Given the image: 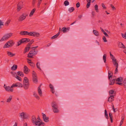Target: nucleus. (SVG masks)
<instances>
[{"mask_svg":"<svg viewBox=\"0 0 126 126\" xmlns=\"http://www.w3.org/2000/svg\"><path fill=\"white\" fill-rule=\"evenodd\" d=\"M37 119H36V117L34 115L32 117V121L34 125L37 126H44L45 125L44 123H38L37 122Z\"/></svg>","mask_w":126,"mask_h":126,"instance_id":"f257e3e1","label":"nucleus"},{"mask_svg":"<svg viewBox=\"0 0 126 126\" xmlns=\"http://www.w3.org/2000/svg\"><path fill=\"white\" fill-rule=\"evenodd\" d=\"M30 84L29 80L27 77H25L23 80V86L25 90L27 89L29 87Z\"/></svg>","mask_w":126,"mask_h":126,"instance_id":"f03ea898","label":"nucleus"},{"mask_svg":"<svg viewBox=\"0 0 126 126\" xmlns=\"http://www.w3.org/2000/svg\"><path fill=\"white\" fill-rule=\"evenodd\" d=\"M38 51L37 50L32 49L30 51L28 55V57L29 58H32L33 56L37 54Z\"/></svg>","mask_w":126,"mask_h":126,"instance_id":"7ed1b4c3","label":"nucleus"},{"mask_svg":"<svg viewBox=\"0 0 126 126\" xmlns=\"http://www.w3.org/2000/svg\"><path fill=\"white\" fill-rule=\"evenodd\" d=\"M13 33H11L7 34L4 35L2 38L0 40V41L6 40L11 37Z\"/></svg>","mask_w":126,"mask_h":126,"instance_id":"20e7f679","label":"nucleus"},{"mask_svg":"<svg viewBox=\"0 0 126 126\" xmlns=\"http://www.w3.org/2000/svg\"><path fill=\"white\" fill-rule=\"evenodd\" d=\"M32 81L34 83H36L38 82L37 78L36 72L34 71H32Z\"/></svg>","mask_w":126,"mask_h":126,"instance_id":"39448f33","label":"nucleus"},{"mask_svg":"<svg viewBox=\"0 0 126 126\" xmlns=\"http://www.w3.org/2000/svg\"><path fill=\"white\" fill-rule=\"evenodd\" d=\"M28 15L26 13H23L19 17L18 20L19 21H22L25 19Z\"/></svg>","mask_w":126,"mask_h":126,"instance_id":"423d86ee","label":"nucleus"},{"mask_svg":"<svg viewBox=\"0 0 126 126\" xmlns=\"http://www.w3.org/2000/svg\"><path fill=\"white\" fill-rule=\"evenodd\" d=\"M12 85L11 87L9 86H7L5 84H4V87L6 91L8 92H12L13 91V87H12Z\"/></svg>","mask_w":126,"mask_h":126,"instance_id":"0eeeda50","label":"nucleus"},{"mask_svg":"<svg viewBox=\"0 0 126 126\" xmlns=\"http://www.w3.org/2000/svg\"><path fill=\"white\" fill-rule=\"evenodd\" d=\"M39 33L36 32H30V36H33L34 37H37L39 36Z\"/></svg>","mask_w":126,"mask_h":126,"instance_id":"6e6552de","label":"nucleus"},{"mask_svg":"<svg viewBox=\"0 0 126 126\" xmlns=\"http://www.w3.org/2000/svg\"><path fill=\"white\" fill-rule=\"evenodd\" d=\"M30 32H29L27 31H21L20 33V34L22 35H28L30 36Z\"/></svg>","mask_w":126,"mask_h":126,"instance_id":"1a4fd4ad","label":"nucleus"},{"mask_svg":"<svg viewBox=\"0 0 126 126\" xmlns=\"http://www.w3.org/2000/svg\"><path fill=\"white\" fill-rule=\"evenodd\" d=\"M43 116V118L44 121L46 122H48L49 121V118L48 117H46V115L43 113H42Z\"/></svg>","mask_w":126,"mask_h":126,"instance_id":"9d476101","label":"nucleus"},{"mask_svg":"<svg viewBox=\"0 0 126 126\" xmlns=\"http://www.w3.org/2000/svg\"><path fill=\"white\" fill-rule=\"evenodd\" d=\"M22 84L19 82H17L15 84H14L12 85V87H22Z\"/></svg>","mask_w":126,"mask_h":126,"instance_id":"9b49d317","label":"nucleus"},{"mask_svg":"<svg viewBox=\"0 0 126 126\" xmlns=\"http://www.w3.org/2000/svg\"><path fill=\"white\" fill-rule=\"evenodd\" d=\"M30 71V70L28 68L26 65L24 66L23 69L24 73L27 74Z\"/></svg>","mask_w":126,"mask_h":126,"instance_id":"f8f14e48","label":"nucleus"},{"mask_svg":"<svg viewBox=\"0 0 126 126\" xmlns=\"http://www.w3.org/2000/svg\"><path fill=\"white\" fill-rule=\"evenodd\" d=\"M21 40H22V43H26L29 42L30 41V40L28 38H22Z\"/></svg>","mask_w":126,"mask_h":126,"instance_id":"ddd939ff","label":"nucleus"},{"mask_svg":"<svg viewBox=\"0 0 126 126\" xmlns=\"http://www.w3.org/2000/svg\"><path fill=\"white\" fill-rule=\"evenodd\" d=\"M51 106L52 108L57 107H58L57 104L55 101H53L51 103Z\"/></svg>","mask_w":126,"mask_h":126,"instance_id":"4468645a","label":"nucleus"},{"mask_svg":"<svg viewBox=\"0 0 126 126\" xmlns=\"http://www.w3.org/2000/svg\"><path fill=\"white\" fill-rule=\"evenodd\" d=\"M23 2L22 1H21L18 4L17 9L18 10H19L21 8H22L23 5Z\"/></svg>","mask_w":126,"mask_h":126,"instance_id":"2eb2a0df","label":"nucleus"},{"mask_svg":"<svg viewBox=\"0 0 126 126\" xmlns=\"http://www.w3.org/2000/svg\"><path fill=\"white\" fill-rule=\"evenodd\" d=\"M70 29V28L69 27L66 28V27H63L62 28V30L63 33H65L66 32L68 31Z\"/></svg>","mask_w":126,"mask_h":126,"instance_id":"dca6fc26","label":"nucleus"},{"mask_svg":"<svg viewBox=\"0 0 126 126\" xmlns=\"http://www.w3.org/2000/svg\"><path fill=\"white\" fill-rule=\"evenodd\" d=\"M37 91L39 95L41 96H42V92L40 86H39L38 88Z\"/></svg>","mask_w":126,"mask_h":126,"instance_id":"f3484780","label":"nucleus"},{"mask_svg":"<svg viewBox=\"0 0 126 126\" xmlns=\"http://www.w3.org/2000/svg\"><path fill=\"white\" fill-rule=\"evenodd\" d=\"M114 96H110L109 97L108 101L109 102H111L114 100Z\"/></svg>","mask_w":126,"mask_h":126,"instance_id":"a211bd4d","label":"nucleus"},{"mask_svg":"<svg viewBox=\"0 0 126 126\" xmlns=\"http://www.w3.org/2000/svg\"><path fill=\"white\" fill-rule=\"evenodd\" d=\"M58 107L52 108L53 111L54 113H58L59 112V110L58 109Z\"/></svg>","mask_w":126,"mask_h":126,"instance_id":"6ab92c4d","label":"nucleus"},{"mask_svg":"<svg viewBox=\"0 0 126 126\" xmlns=\"http://www.w3.org/2000/svg\"><path fill=\"white\" fill-rule=\"evenodd\" d=\"M28 63L29 64V65L33 68H34L35 66L34 63L31 62H29V61H31V60L29 59H28Z\"/></svg>","mask_w":126,"mask_h":126,"instance_id":"aec40b11","label":"nucleus"},{"mask_svg":"<svg viewBox=\"0 0 126 126\" xmlns=\"http://www.w3.org/2000/svg\"><path fill=\"white\" fill-rule=\"evenodd\" d=\"M113 64L115 67H118V64L117 62V61L116 60H115L113 61H112Z\"/></svg>","mask_w":126,"mask_h":126,"instance_id":"412c9836","label":"nucleus"},{"mask_svg":"<svg viewBox=\"0 0 126 126\" xmlns=\"http://www.w3.org/2000/svg\"><path fill=\"white\" fill-rule=\"evenodd\" d=\"M19 116L24 119H26L27 118V117H25V114L23 112L21 113H20Z\"/></svg>","mask_w":126,"mask_h":126,"instance_id":"4be33fe9","label":"nucleus"},{"mask_svg":"<svg viewBox=\"0 0 126 126\" xmlns=\"http://www.w3.org/2000/svg\"><path fill=\"white\" fill-rule=\"evenodd\" d=\"M17 67V65L14 64L12 67L11 69L12 71H15Z\"/></svg>","mask_w":126,"mask_h":126,"instance_id":"5701e85b","label":"nucleus"},{"mask_svg":"<svg viewBox=\"0 0 126 126\" xmlns=\"http://www.w3.org/2000/svg\"><path fill=\"white\" fill-rule=\"evenodd\" d=\"M49 87L51 90V91L52 92V93L53 94H54L55 92V91L53 85L52 84H50L49 85Z\"/></svg>","mask_w":126,"mask_h":126,"instance_id":"b1692460","label":"nucleus"},{"mask_svg":"<svg viewBox=\"0 0 126 126\" xmlns=\"http://www.w3.org/2000/svg\"><path fill=\"white\" fill-rule=\"evenodd\" d=\"M123 80V78L121 77L118 78L116 79V81L121 82H122Z\"/></svg>","mask_w":126,"mask_h":126,"instance_id":"393cba45","label":"nucleus"},{"mask_svg":"<svg viewBox=\"0 0 126 126\" xmlns=\"http://www.w3.org/2000/svg\"><path fill=\"white\" fill-rule=\"evenodd\" d=\"M118 46L120 48H126V47L122 43H119L118 44Z\"/></svg>","mask_w":126,"mask_h":126,"instance_id":"a878e982","label":"nucleus"},{"mask_svg":"<svg viewBox=\"0 0 126 126\" xmlns=\"http://www.w3.org/2000/svg\"><path fill=\"white\" fill-rule=\"evenodd\" d=\"M7 54L9 56L11 57H13L15 55V54H13L12 52L9 51L7 52Z\"/></svg>","mask_w":126,"mask_h":126,"instance_id":"bb28decb","label":"nucleus"},{"mask_svg":"<svg viewBox=\"0 0 126 126\" xmlns=\"http://www.w3.org/2000/svg\"><path fill=\"white\" fill-rule=\"evenodd\" d=\"M36 10V9L34 8L31 11L29 15V16L31 17L32 16Z\"/></svg>","mask_w":126,"mask_h":126,"instance_id":"cd10ccee","label":"nucleus"},{"mask_svg":"<svg viewBox=\"0 0 126 126\" xmlns=\"http://www.w3.org/2000/svg\"><path fill=\"white\" fill-rule=\"evenodd\" d=\"M60 32H58V33L56 34L53 37H52L51 38V39H53L54 38H56L60 34Z\"/></svg>","mask_w":126,"mask_h":126,"instance_id":"c85d7f7f","label":"nucleus"},{"mask_svg":"<svg viewBox=\"0 0 126 126\" xmlns=\"http://www.w3.org/2000/svg\"><path fill=\"white\" fill-rule=\"evenodd\" d=\"M17 74L18 75L21 77H23L24 76V74L23 72L22 71H19L18 72Z\"/></svg>","mask_w":126,"mask_h":126,"instance_id":"c756f323","label":"nucleus"},{"mask_svg":"<svg viewBox=\"0 0 126 126\" xmlns=\"http://www.w3.org/2000/svg\"><path fill=\"white\" fill-rule=\"evenodd\" d=\"M8 42H9V44L10 47H12L14 44V43L12 41H9Z\"/></svg>","mask_w":126,"mask_h":126,"instance_id":"7c9ffc66","label":"nucleus"},{"mask_svg":"<svg viewBox=\"0 0 126 126\" xmlns=\"http://www.w3.org/2000/svg\"><path fill=\"white\" fill-rule=\"evenodd\" d=\"M34 96L37 99L39 100L40 99V97L36 93H35V92L33 94Z\"/></svg>","mask_w":126,"mask_h":126,"instance_id":"2f4dec72","label":"nucleus"},{"mask_svg":"<svg viewBox=\"0 0 126 126\" xmlns=\"http://www.w3.org/2000/svg\"><path fill=\"white\" fill-rule=\"evenodd\" d=\"M109 117H110V119L111 121V122L112 123L113 122V119H112V118H113L112 115L111 113L110 112L109 113Z\"/></svg>","mask_w":126,"mask_h":126,"instance_id":"473e14b6","label":"nucleus"},{"mask_svg":"<svg viewBox=\"0 0 126 126\" xmlns=\"http://www.w3.org/2000/svg\"><path fill=\"white\" fill-rule=\"evenodd\" d=\"M30 48V47H26L24 51L23 52L24 54L25 53L29 51Z\"/></svg>","mask_w":126,"mask_h":126,"instance_id":"72a5a7b5","label":"nucleus"},{"mask_svg":"<svg viewBox=\"0 0 126 126\" xmlns=\"http://www.w3.org/2000/svg\"><path fill=\"white\" fill-rule=\"evenodd\" d=\"M114 91L112 90H110L109 93V95L110 96H114V95H113L114 94Z\"/></svg>","mask_w":126,"mask_h":126,"instance_id":"f704fd0d","label":"nucleus"},{"mask_svg":"<svg viewBox=\"0 0 126 126\" xmlns=\"http://www.w3.org/2000/svg\"><path fill=\"white\" fill-rule=\"evenodd\" d=\"M93 32L94 34L96 36H98L99 34L98 32L96 30H93Z\"/></svg>","mask_w":126,"mask_h":126,"instance_id":"c9c22d12","label":"nucleus"},{"mask_svg":"<svg viewBox=\"0 0 126 126\" xmlns=\"http://www.w3.org/2000/svg\"><path fill=\"white\" fill-rule=\"evenodd\" d=\"M105 116L107 119H109L108 115L107 110H105Z\"/></svg>","mask_w":126,"mask_h":126,"instance_id":"e433bc0d","label":"nucleus"},{"mask_svg":"<svg viewBox=\"0 0 126 126\" xmlns=\"http://www.w3.org/2000/svg\"><path fill=\"white\" fill-rule=\"evenodd\" d=\"M94 9L97 12H99V10L98 8V6L97 5H95L94 6Z\"/></svg>","mask_w":126,"mask_h":126,"instance_id":"4c0bfd02","label":"nucleus"},{"mask_svg":"<svg viewBox=\"0 0 126 126\" xmlns=\"http://www.w3.org/2000/svg\"><path fill=\"white\" fill-rule=\"evenodd\" d=\"M9 42H7L6 43L3 47V48H5L7 47H10L9 46H8L9 45Z\"/></svg>","mask_w":126,"mask_h":126,"instance_id":"58836bf2","label":"nucleus"},{"mask_svg":"<svg viewBox=\"0 0 126 126\" xmlns=\"http://www.w3.org/2000/svg\"><path fill=\"white\" fill-rule=\"evenodd\" d=\"M12 98V96H10L9 97V98L7 99V102H9L11 100Z\"/></svg>","mask_w":126,"mask_h":126,"instance_id":"ea45409f","label":"nucleus"},{"mask_svg":"<svg viewBox=\"0 0 126 126\" xmlns=\"http://www.w3.org/2000/svg\"><path fill=\"white\" fill-rule=\"evenodd\" d=\"M106 54H104L103 56V60L104 61V62L105 63H106Z\"/></svg>","mask_w":126,"mask_h":126,"instance_id":"a19ab883","label":"nucleus"},{"mask_svg":"<svg viewBox=\"0 0 126 126\" xmlns=\"http://www.w3.org/2000/svg\"><path fill=\"white\" fill-rule=\"evenodd\" d=\"M74 8L73 7H72L69 8L68 9V11L70 12H71L74 11Z\"/></svg>","mask_w":126,"mask_h":126,"instance_id":"79ce46f5","label":"nucleus"},{"mask_svg":"<svg viewBox=\"0 0 126 126\" xmlns=\"http://www.w3.org/2000/svg\"><path fill=\"white\" fill-rule=\"evenodd\" d=\"M115 81V79L111 80H110V83L109 84L110 85H113Z\"/></svg>","mask_w":126,"mask_h":126,"instance_id":"37998d69","label":"nucleus"},{"mask_svg":"<svg viewBox=\"0 0 126 126\" xmlns=\"http://www.w3.org/2000/svg\"><path fill=\"white\" fill-rule=\"evenodd\" d=\"M40 63L39 62H37L36 63V66L37 68L39 69L40 70H41V69L39 67L40 66Z\"/></svg>","mask_w":126,"mask_h":126,"instance_id":"c03bdc74","label":"nucleus"},{"mask_svg":"<svg viewBox=\"0 0 126 126\" xmlns=\"http://www.w3.org/2000/svg\"><path fill=\"white\" fill-rule=\"evenodd\" d=\"M37 119V122L38 123H43L42 121H41L40 119V117L39 116H38V118Z\"/></svg>","mask_w":126,"mask_h":126,"instance_id":"a18cd8bd","label":"nucleus"},{"mask_svg":"<svg viewBox=\"0 0 126 126\" xmlns=\"http://www.w3.org/2000/svg\"><path fill=\"white\" fill-rule=\"evenodd\" d=\"M64 4L65 6H67L68 5L69 3L68 0H65L64 2Z\"/></svg>","mask_w":126,"mask_h":126,"instance_id":"49530a36","label":"nucleus"},{"mask_svg":"<svg viewBox=\"0 0 126 126\" xmlns=\"http://www.w3.org/2000/svg\"><path fill=\"white\" fill-rule=\"evenodd\" d=\"M123 83L124 87L126 88V78L124 79Z\"/></svg>","mask_w":126,"mask_h":126,"instance_id":"de8ad7c7","label":"nucleus"},{"mask_svg":"<svg viewBox=\"0 0 126 126\" xmlns=\"http://www.w3.org/2000/svg\"><path fill=\"white\" fill-rule=\"evenodd\" d=\"M15 77L18 79L20 81H21V79L20 77H19L17 75H16Z\"/></svg>","mask_w":126,"mask_h":126,"instance_id":"09e8293b","label":"nucleus"},{"mask_svg":"<svg viewBox=\"0 0 126 126\" xmlns=\"http://www.w3.org/2000/svg\"><path fill=\"white\" fill-rule=\"evenodd\" d=\"M22 43V40H21L17 42V46H18Z\"/></svg>","mask_w":126,"mask_h":126,"instance_id":"8fccbe9b","label":"nucleus"},{"mask_svg":"<svg viewBox=\"0 0 126 126\" xmlns=\"http://www.w3.org/2000/svg\"><path fill=\"white\" fill-rule=\"evenodd\" d=\"M10 21H11L10 20H8L5 23V25H7V26L10 23Z\"/></svg>","mask_w":126,"mask_h":126,"instance_id":"3c124183","label":"nucleus"},{"mask_svg":"<svg viewBox=\"0 0 126 126\" xmlns=\"http://www.w3.org/2000/svg\"><path fill=\"white\" fill-rule=\"evenodd\" d=\"M122 37L125 39H126V33L124 34L123 33H122Z\"/></svg>","mask_w":126,"mask_h":126,"instance_id":"603ef678","label":"nucleus"},{"mask_svg":"<svg viewBox=\"0 0 126 126\" xmlns=\"http://www.w3.org/2000/svg\"><path fill=\"white\" fill-rule=\"evenodd\" d=\"M103 40L104 42H107V40L106 38L104 36L103 37Z\"/></svg>","mask_w":126,"mask_h":126,"instance_id":"864d4df0","label":"nucleus"},{"mask_svg":"<svg viewBox=\"0 0 126 126\" xmlns=\"http://www.w3.org/2000/svg\"><path fill=\"white\" fill-rule=\"evenodd\" d=\"M118 67H116V68H115V73H114L115 74H116L118 72Z\"/></svg>","mask_w":126,"mask_h":126,"instance_id":"5fc2aeb1","label":"nucleus"},{"mask_svg":"<svg viewBox=\"0 0 126 126\" xmlns=\"http://www.w3.org/2000/svg\"><path fill=\"white\" fill-rule=\"evenodd\" d=\"M80 3L79 2H78L76 4V6L77 8H78L80 6Z\"/></svg>","mask_w":126,"mask_h":126,"instance_id":"6e6d98bb","label":"nucleus"},{"mask_svg":"<svg viewBox=\"0 0 126 126\" xmlns=\"http://www.w3.org/2000/svg\"><path fill=\"white\" fill-rule=\"evenodd\" d=\"M111 58L112 60V61H113L115 60H116V59H115V57H114V56L113 55L112 56H111Z\"/></svg>","mask_w":126,"mask_h":126,"instance_id":"4d7b16f0","label":"nucleus"},{"mask_svg":"<svg viewBox=\"0 0 126 126\" xmlns=\"http://www.w3.org/2000/svg\"><path fill=\"white\" fill-rule=\"evenodd\" d=\"M90 5V2H88L87 4L86 5V7L87 8H88Z\"/></svg>","mask_w":126,"mask_h":126,"instance_id":"13d9d810","label":"nucleus"},{"mask_svg":"<svg viewBox=\"0 0 126 126\" xmlns=\"http://www.w3.org/2000/svg\"><path fill=\"white\" fill-rule=\"evenodd\" d=\"M101 5H102V7H103V8L104 9H106V7H105V5H104V3H102V4H101Z\"/></svg>","mask_w":126,"mask_h":126,"instance_id":"bf43d9fd","label":"nucleus"},{"mask_svg":"<svg viewBox=\"0 0 126 126\" xmlns=\"http://www.w3.org/2000/svg\"><path fill=\"white\" fill-rule=\"evenodd\" d=\"M116 84H118L119 85H122V86L124 85L123 83H119V82H116Z\"/></svg>","mask_w":126,"mask_h":126,"instance_id":"052dcab7","label":"nucleus"},{"mask_svg":"<svg viewBox=\"0 0 126 126\" xmlns=\"http://www.w3.org/2000/svg\"><path fill=\"white\" fill-rule=\"evenodd\" d=\"M110 6L113 10H116V8H115V7L114 6L112 5V4H111Z\"/></svg>","mask_w":126,"mask_h":126,"instance_id":"680f3d73","label":"nucleus"},{"mask_svg":"<svg viewBox=\"0 0 126 126\" xmlns=\"http://www.w3.org/2000/svg\"><path fill=\"white\" fill-rule=\"evenodd\" d=\"M104 34L108 38H109V35L107 34V33L105 32Z\"/></svg>","mask_w":126,"mask_h":126,"instance_id":"e2e57ef3","label":"nucleus"},{"mask_svg":"<svg viewBox=\"0 0 126 126\" xmlns=\"http://www.w3.org/2000/svg\"><path fill=\"white\" fill-rule=\"evenodd\" d=\"M112 72H111L110 71H108V75H112Z\"/></svg>","mask_w":126,"mask_h":126,"instance_id":"0e129e2a","label":"nucleus"},{"mask_svg":"<svg viewBox=\"0 0 126 126\" xmlns=\"http://www.w3.org/2000/svg\"><path fill=\"white\" fill-rule=\"evenodd\" d=\"M38 47V46H36L35 47H31V48L32 49L35 50V49L37 48Z\"/></svg>","mask_w":126,"mask_h":126,"instance_id":"69168bd1","label":"nucleus"},{"mask_svg":"<svg viewBox=\"0 0 126 126\" xmlns=\"http://www.w3.org/2000/svg\"><path fill=\"white\" fill-rule=\"evenodd\" d=\"M95 12L94 11H93L92 13V15L93 17H94L95 15Z\"/></svg>","mask_w":126,"mask_h":126,"instance_id":"338daca9","label":"nucleus"},{"mask_svg":"<svg viewBox=\"0 0 126 126\" xmlns=\"http://www.w3.org/2000/svg\"><path fill=\"white\" fill-rule=\"evenodd\" d=\"M11 73L13 75H16V74L14 72H11Z\"/></svg>","mask_w":126,"mask_h":126,"instance_id":"774afa93","label":"nucleus"}]
</instances>
